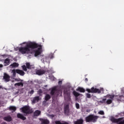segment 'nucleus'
Here are the masks:
<instances>
[{"mask_svg": "<svg viewBox=\"0 0 124 124\" xmlns=\"http://www.w3.org/2000/svg\"><path fill=\"white\" fill-rule=\"evenodd\" d=\"M22 46L19 48V51L22 54H32L34 52V49H36L35 50V57H39V59L41 60L42 62H49V58L46 56L44 55H41L42 52V46L35 42H25L20 44Z\"/></svg>", "mask_w": 124, "mask_h": 124, "instance_id": "obj_1", "label": "nucleus"}, {"mask_svg": "<svg viewBox=\"0 0 124 124\" xmlns=\"http://www.w3.org/2000/svg\"><path fill=\"white\" fill-rule=\"evenodd\" d=\"M114 97L115 95L114 94H108L106 95L105 98L100 100V102L103 104L110 105L112 103Z\"/></svg>", "mask_w": 124, "mask_h": 124, "instance_id": "obj_2", "label": "nucleus"}, {"mask_svg": "<svg viewBox=\"0 0 124 124\" xmlns=\"http://www.w3.org/2000/svg\"><path fill=\"white\" fill-rule=\"evenodd\" d=\"M98 118V116H96L95 115H88V116H87V117H86L85 120L86 122L88 123H95Z\"/></svg>", "mask_w": 124, "mask_h": 124, "instance_id": "obj_3", "label": "nucleus"}, {"mask_svg": "<svg viewBox=\"0 0 124 124\" xmlns=\"http://www.w3.org/2000/svg\"><path fill=\"white\" fill-rule=\"evenodd\" d=\"M16 73L18 74L21 76H23L25 75V73L23 70L20 69H13L12 71V77L15 78L16 76Z\"/></svg>", "mask_w": 124, "mask_h": 124, "instance_id": "obj_4", "label": "nucleus"}, {"mask_svg": "<svg viewBox=\"0 0 124 124\" xmlns=\"http://www.w3.org/2000/svg\"><path fill=\"white\" fill-rule=\"evenodd\" d=\"M110 120L112 123H115L117 124H124V119H123V118H118V119H116V118H114V117L111 116Z\"/></svg>", "mask_w": 124, "mask_h": 124, "instance_id": "obj_5", "label": "nucleus"}, {"mask_svg": "<svg viewBox=\"0 0 124 124\" xmlns=\"http://www.w3.org/2000/svg\"><path fill=\"white\" fill-rule=\"evenodd\" d=\"M21 110H22L24 113L26 114H30L32 112V110L30 109V107L28 106H24L21 108Z\"/></svg>", "mask_w": 124, "mask_h": 124, "instance_id": "obj_6", "label": "nucleus"}, {"mask_svg": "<svg viewBox=\"0 0 124 124\" xmlns=\"http://www.w3.org/2000/svg\"><path fill=\"white\" fill-rule=\"evenodd\" d=\"M86 91L89 93H98V89L92 87L91 89L87 88Z\"/></svg>", "mask_w": 124, "mask_h": 124, "instance_id": "obj_7", "label": "nucleus"}, {"mask_svg": "<svg viewBox=\"0 0 124 124\" xmlns=\"http://www.w3.org/2000/svg\"><path fill=\"white\" fill-rule=\"evenodd\" d=\"M10 77L7 73H4L3 79L5 82H8L10 81Z\"/></svg>", "mask_w": 124, "mask_h": 124, "instance_id": "obj_8", "label": "nucleus"}, {"mask_svg": "<svg viewBox=\"0 0 124 124\" xmlns=\"http://www.w3.org/2000/svg\"><path fill=\"white\" fill-rule=\"evenodd\" d=\"M45 72V71L42 69H39V70H36V74H37L39 76L44 74Z\"/></svg>", "mask_w": 124, "mask_h": 124, "instance_id": "obj_9", "label": "nucleus"}, {"mask_svg": "<svg viewBox=\"0 0 124 124\" xmlns=\"http://www.w3.org/2000/svg\"><path fill=\"white\" fill-rule=\"evenodd\" d=\"M10 63L11 62L10 59L7 58L5 60H4L3 64L5 66H6L9 65L10 64Z\"/></svg>", "mask_w": 124, "mask_h": 124, "instance_id": "obj_10", "label": "nucleus"}, {"mask_svg": "<svg viewBox=\"0 0 124 124\" xmlns=\"http://www.w3.org/2000/svg\"><path fill=\"white\" fill-rule=\"evenodd\" d=\"M64 111L65 114H68L69 111V105H66L64 107Z\"/></svg>", "mask_w": 124, "mask_h": 124, "instance_id": "obj_11", "label": "nucleus"}, {"mask_svg": "<svg viewBox=\"0 0 124 124\" xmlns=\"http://www.w3.org/2000/svg\"><path fill=\"white\" fill-rule=\"evenodd\" d=\"M19 64L18 63L16 62H14L13 63L11 64L9 67L11 68H16L18 66Z\"/></svg>", "mask_w": 124, "mask_h": 124, "instance_id": "obj_12", "label": "nucleus"}, {"mask_svg": "<svg viewBox=\"0 0 124 124\" xmlns=\"http://www.w3.org/2000/svg\"><path fill=\"white\" fill-rule=\"evenodd\" d=\"M41 122H42V124H49V121L47 120V119H40Z\"/></svg>", "mask_w": 124, "mask_h": 124, "instance_id": "obj_13", "label": "nucleus"}, {"mask_svg": "<svg viewBox=\"0 0 124 124\" xmlns=\"http://www.w3.org/2000/svg\"><path fill=\"white\" fill-rule=\"evenodd\" d=\"M83 120L82 119H78L77 121H74V124H82Z\"/></svg>", "mask_w": 124, "mask_h": 124, "instance_id": "obj_14", "label": "nucleus"}, {"mask_svg": "<svg viewBox=\"0 0 124 124\" xmlns=\"http://www.w3.org/2000/svg\"><path fill=\"white\" fill-rule=\"evenodd\" d=\"M76 91H79L80 93H84L85 92V89L82 87H78L76 89Z\"/></svg>", "mask_w": 124, "mask_h": 124, "instance_id": "obj_15", "label": "nucleus"}, {"mask_svg": "<svg viewBox=\"0 0 124 124\" xmlns=\"http://www.w3.org/2000/svg\"><path fill=\"white\" fill-rule=\"evenodd\" d=\"M17 117L24 120V121L26 119V117H24V116H23V114H22L21 113L17 114Z\"/></svg>", "mask_w": 124, "mask_h": 124, "instance_id": "obj_16", "label": "nucleus"}, {"mask_svg": "<svg viewBox=\"0 0 124 124\" xmlns=\"http://www.w3.org/2000/svg\"><path fill=\"white\" fill-rule=\"evenodd\" d=\"M41 111L39 110H36L34 112V117L38 116L40 115Z\"/></svg>", "mask_w": 124, "mask_h": 124, "instance_id": "obj_17", "label": "nucleus"}, {"mask_svg": "<svg viewBox=\"0 0 124 124\" xmlns=\"http://www.w3.org/2000/svg\"><path fill=\"white\" fill-rule=\"evenodd\" d=\"M115 97H116V99L117 101H120L122 100V98H124V95H119V96H115Z\"/></svg>", "mask_w": 124, "mask_h": 124, "instance_id": "obj_18", "label": "nucleus"}, {"mask_svg": "<svg viewBox=\"0 0 124 124\" xmlns=\"http://www.w3.org/2000/svg\"><path fill=\"white\" fill-rule=\"evenodd\" d=\"M4 120L7 122H11L12 120V119L11 116H6L5 117H4Z\"/></svg>", "mask_w": 124, "mask_h": 124, "instance_id": "obj_19", "label": "nucleus"}, {"mask_svg": "<svg viewBox=\"0 0 124 124\" xmlns=\"http://www.w3.org/2000/svg\"><path fill=\"white\" fill-rule=\"evenodd\" d=\"M57 87H54L52 88V89H51V92H50V93L53 95L57 91Z\"/></svg>", "mask_w": 124, "mask_h": 124, "instance_id": "obj_20", "label": "nucleus"}, {"mask_svg": "<svg viewBox=\"0 0 124 124\" xmlns=\"http://www.w3.org/2000/svg\"><path fill=\"white\" fill-rule=\"evenodd\" d=\"M9 109L12 112H14L16 110V107L14 106H11L9 107Z\"/></svg>", "mask_w": 124, "mask_h": 124, "instance_id": "obj_21", "label": "nucleus"}, {"mask_svg": "<svg viewBox=\"0 0 124 124\" xmlns=\"http://www.w3.org/2000/svg\"><path fill=\"white\" fill-rule=\"evenodd\" d=\"M26 66L28 69H32L34 68V66L32 65H31L29 62L26 63Z\"/></svg>", "mask_w": 124, "mask_h": 124, "instance_id": "obj_22", "label": "nucleus"}, {"mask_svg": "<svg viewBox=\"0 0 124 124\" xmlns=\"http://www.w3.org/2000/svg\"><path fill=\"white\" fill-rule=\"evenodd\" d=\"M55 124H69L68 122H65V121H55Z\"/></svg>", "mask_w": 124, "mask_h": 124, "instance_id": "obj_23", "label": "nucleus"}, {"mask_svg": "<svg viewBox=\"0 0 124 124\" xmlns=\"http://www.w3.org/2000/svg\"><path fill=\"white\" fill-rule=\"evenodd\" d=\"M104 91V89L103 88L101 87L99 89H98L97 90V93H103Z\"/></svg>", "mask_w": 124, "mask_h": 124, "instance_id": "obj_24", "label": "nucleus"}, {"mask_svg": "<svg viewBox=\"0 0 124 124\" xmlns=\"http://www.w3.org/2000/svg\"><path fill=\"white\" fill-rule=\"evenodd\" d=\"M39 100V96H36L34 97V99H33V103H36V102H38Z\"/></svg>", "mask_w": 124, "mask_h": 124, "instance_id": "obj_25", "label": "nucleus"}, {"mask_svg": "<svg viewBox=\"0 0 124 124\" xmlns=\"http://www.w3.org/2000/svg\"><path fill=\"white\" fill-rule=\"evenodd\" d=\"M19 82V81H22V80H21L20 78H14V80H12V82Z\"/></svg>", "mask_w": 124, "mask_h": 124, "instance_id": "obj_26", "label": "nucleus"}, {"mask_svg": "<svg viewBox=\"0 0 124 124\" xmlns=\"http://www.w3.org/2000/svg\"><path fill=\"white\" fill-rule=\"evenodd\" d=\"M73 94L76 97H78L80 95V94L76 91H73Z\"/></svg>", "mask_w": 124, "mask_h": 124, "instance_id": "obj_27", "label": "nucleus"}, {"mask_svg": "<svg viewBox=\"0 0 124 124\" xmlns=\"http://www.w3.org/2000/svg\"><path fill=\"white\" fill-rule=\"evenodd\" d=\"M98 114H100V115H103L105 114V112L103 110H99L98 112Z\"/></svg>", "mask_w": 124, "mask_h": 124, "instance_id": "obj_28", "label": "nucleus"}, {"mask_svg": "<svg viewBox=\"0 0 124 124\" xmlns=\"http://www.w3.org/2000/svg\"><path fill=\"white\" fill-rule=\"evenodd\" d=\"M23 86V84L21 82H20V83H16L15 84V86Z\"/></svg>", "mask_w": 124, "mask_h": 124, "instance_id": "obj_29", "label": "nucleus"}, {"mask_svg": "<svg viewBox=\"0 0 124 124\" xmlns=\"http://www.w3.org/2000/svg\"><path fill=\"white\" fill-rule=\"evenodd\" d=\"M45 98H46V100H49L50 98V96L49 94H46V97H45Z\"/></svg>", "mask_w": 124, "mask_h": 124, "instance_id": "obj_30", "label": "nucleus"}, {"mask_svg": "<svg viewBox=\"0 0 124 124\" xmlns=\"http://www.w3.org/2000/svg\"><path fill=\"white\" fill-rule=\"evenodd\" d=\"M49 79L53 81V80H55L56 78L53 76H49Z\"/></svg>", "mask_w": 124, "mask_h": 124, "instance_id": "obj_31", "label": "nucleus"}, {"mask_svg": "<svg viewBox=\"0 0 124 124\" xmlns=\"http://www.w3.org/2000/svg\"><path fill=\"white\" fill-rule=\"evenodd\" d=\"M46 116H47V117H48L51 119H52L54 117V115H53V114H47Z\"/></svg>", "mask_w": 124, "mask_h": 124, "instance_id": "obj_32", "label": "nucleus"}, {"mask_svg": "<svg viewBox=\"0 0 124 124\" xmlns=\"http://www.w3.org/2000/svg\"><path fill=\"white\" fill-rule=\"evenodd\" d=\"M86 96L88 98H90L91 97V94H90L89 93H86Z\"/></svg>", "mask_w": 124, "mask_h": 124, "instance_id": "obj_33", "label": "nucleus"}, {"mask_svg": "<svg viewBox=\"0 0 124 124\" xmlns=\"http://www.w3.org/2000/svg\"><path fill=\"white\" fill-rule=\"evenodd\" d=\"M54 58V54L51 53L49 54V57H48L49 59H52Z\"/></svg>", "mask_w": 124, "mask_h": 124, "instance_id": "obj_34", "label": "nucleus"}, {"mask_svg": "<svg viewBox=\"0 0 124 124\" xmlns=\"http://www.w3.org/2000/svg\"><path fill=\"white\" fill-rule=\"evenodd\" d=\"M22 67L23 69L24 70V71H27V67H26V66L25 65H23L22 66Z\"/></svg>", "mask_w": 124, "mask_h": 124, "instance_id": "obj_35", "label": "nucleus"}, {"mask_svg": "<svg viewBox=\"0 0 124 124\" xmlns=\"http://www.w3.org/2000/svg\"><path fill=\"white\" fill-rule=\"evenodd\" d=\"M42 93V90H39V91H38V94H39V95H41Z\"/></svg>", "mask_w": 124, "mask_h": 124, "instance_id": "obj_36", "label": "nucleus"}, {"mask_svg": "<svg viewBox=\"0 0 124 124\" xmlns=\"http://www.w3.org/2000/svg\"><path fill=\"white\" fill-rule=\"evenodd\" d=\"M76 107L77 109L79 108V104L78 103H76Z\"/></svg>", "mask_w": 124, "mask_h": 124, "instance_id": "obj_37", "label": "nucleus"}, {"mask_svg": "<svg viewBox=\"0 0 124 124\" xmlns=\"http://www.w3.org/2000/svg\"><path fill=\"white\" fill-rule=\"evenodd\" d=\"M34 92V90H31V91L29 92V93L31 94H33Z\"/></svg>", "mask_w": 124, "mask_h": 124, "instance_id": "obj_38", "label": "nucleus"}, {"mask_svg": "<svg viewBox=\"0 0 124 124\" xmlns=\"http://www.w3.org/2000/svg\"><path fill=\"white\" fill-rule=\"evenodd\" d=\"M121 93L123 94H124V88H122V89H121Z\"/></svg>", "mask_w": 124, "mask_h": 124, "instance_id": "obj_39", "label": "nucleus"}, {"mask_svg": "<svg viewBox=\"0 0 124 124\" xmlns=\"http://www.w3.org/2000/svg\"><path fill=\"white\" fill-rule=\"evenodd\" d=\"M62 81L61 80H59V81H58V84H59V85H62Z\"/></svg>", "mask_w": 124, "mask_h": 124, "instance_id": "obj_40", "label": "nucleus"}, {"mask_svg": "<svg viewBox=\"0 0 124 124\" xmlns=\"http://www.w3.org/2000/svg\"><path fill=\"white\" fill-rule=\"evenodd\" d=\"M19 93V91H18L16 92V93H15V95H16V94H17Z\"/></svg>", "mask_w": 124, "mask_h": 124, "instance_id": "obj_41", "label": "nucleus"}, {"mask_svg": "<svg viewBox=\"0 0 124 124\" xmlns=\"http://www.w3.org/2000/svg\"><path fill=\"white\" fill-rule=\"evenodd\" d=\"M19 93V91H18L16 92V93H15V95H16V94H17Z\"/></svg>", "mask_w": 124, "mask_h": 124, "instance_id": "obj_42", "label": "nucleus"}, {"mask_svg": "<svg viewBox=\"0 0 124 124\" xmlns=\"http://www.w3.org/2000/svg\"><path fill=\"white\" fill-rule=\"evenodd\" d=\"M67 94V93L65 92V91H64V96H66Z\"/></svg>", "mask_w": 124, "mask_h": 124, "instance_id": "obj_43", "label": "nucleus"}, {"mask_svg": "<svg viewBox=\"0 0 124 124\" xmlns=\"http://www.w3.org/2000/svg\"><path fill=\"white\" fill-rule=\"evenodd\" d=\"M3 65L2 64H0V68H2Z\"/></svg>", "mask_w": 124, "mask_h": 124, "instance_id": "obj_44", "label": "nucleus"}, {"mask_svg": "<svg viewBox=\"0 0 124 124\" xmlns=\"http://www.w3.org/2000/svg\"><path fill=\"white\" fill-rule=\"evenodd\" d=\"M86 112H90V109H87V110H86Z\"/></svg>", "mask_w": 124, "mask_h": 124, "instance_id": "obj_45", "label": "nucleus"}, {"mask_svg": "<svg viewBox=\"0 0 124 124\" xmlns=\"http://www.w3.org/2000/svg\"><path fill=\"white\" fill-rule=\"evenodd\" d=\"M1 124H6V123H5V122H3V123H1Z\"/></svg>", "mask_w": 124, "mask_h": 124, "instance_id": "obj_46", "label": "nucleus"}, {"mask_svg": "<svg viewBox=\"0 0 124 124\" xmlns=\"http://www.w3.org/2000/svg\"><path fill=\"white\" fill-rule=\"evenodd\" d=\"M85 80L86 81H88V79L87 78H85Z\"/></svg>", "mask_w": 124, "mask_h": 124, "instance_id": "obj_47", "label": "nucleus"}, {"mask_svg": "<svg viewBox=\"0 0 124 124\" xmlns=\"http://www.w3.org/2000/svg\"><path fill=\"white\" fill-rule=\"evenodd\" d=\"M1 88H2V86H0V89H1Z\"/></svg>", "mask_w": 124, "mask_h": 124, "instance_id": "obj_48", "label": "nucleus"}, {"mask_svg": "<svg viewBox=\"0 0 124 124\" xmlns=\"http://www.w3.org/2000/svg\"><path fill=\"white\" fill-rule=\"evenodd\" d=\"M103 118H105V116H103Z\"/></svg>", "mask_w": 124, "mask_h": 124, "instance_id": "obj_49", "label": "nucleus"}, {"mask_svg": "<svg viewBox=\"0 0 124 124\" xmlns=\"http://www.w3.org/2000/svg\"><path fill=\"white\" fill-rule=\"evenodd\" d=\"M70 94V93H68V95H69Z\"/></svg>", "mask_w": 124, "mask_h": 124, "instance_id": "obj_50", "label": "nucleus"}]
</instances>
